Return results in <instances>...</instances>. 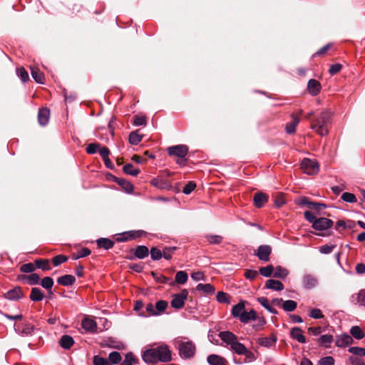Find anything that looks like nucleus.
Returning <instances> with one entry per match:
<instances>
[{"label": "nucleus", "instance_id": "nucleus-3", "mask_svg": "<svg viewBox=\"0 0 365 365\" xmlns=\"http://www.w3.org/2000/svg\"><path fill=\"white\" fill-rule=\"evenodd\" d=\"M175 344L179 355L184 359L192 358L196 352L195 344L186 337H178L175 339Z\"/></svg>", "mask_w": 365, "mask_h": 365}, {"label": "nucleus", "instance_id": "nucleus-34", "mask_svg": "<svg viewBox=\"0 0 365 365\" xmlns=\"http://www.w3.org/2000/svg\"><path fill=\"white\" fill-rule=\"evenodd\" d=\"M125 192L130 193L133 190V185L123 178H115V180Z\"/></svg>", "mask_w": 365, "mask_h": 365}, {"label": "nucleus", "instance_id": "nucleus-22", "mask_svg": "<svg viewBox=\"0 0 365 365\" xmlns=\"http://www.w3.org/2000/svg\"><path fill=\"white\" fill-rule=\"evenodd\" d=\"M265 288L274 291H282L284 289V284L278 280L268 279L265 283Z\"/></svg>", "mask_w": 365, "mask_h": 365}, {"label": "nucleus", "instance_id": "nucleus-17", "mask_svg": "<svg viewBox=\"0 0 365 365\" xmlns=\"http://www.w3.org/2000/svg\"><path fill=\"white\" fill-rule=\"evenodd\" d=\"M333 341H334V336L331 334L321 335L317 339V344L320 346H323L324 348H329Z\"/></svg>", "mask_w": 365, "mask_h": 365}, {"label": "nucleus", "instance_id": "nucleus-24", "mask_svg": "<svg viewBox=\"0 0 365 365\" xmlns=\"http://www.w3.org/2000/svg\"><path fill=\"white\" fill-rule=\"evenodd\" d=\"M245 311V302H240L234 305L232 309V315L234 318L240 319V316Z\"/></svg>", "mask_w": 365, "mask_h": 365}, {"label": "nucleus", "instance_id": "nucleus-52", "mask_svg": "<svg viewBox=\"0 0 365 365\" xmlns=\"http://www.w3.org/2000/svg\"><path fill=\"white\" fill-rule=\"evenodd\" d=\"M216 299L220 303L229 304L230 302L228 294L224 292H218L216 295Z\"/></svg>", "mask_w": 365, "mask_h": 365}, {"label": "nucleus", "instance_id": "nucleus-21", "mask_svg": "<svg viewBox=\"0 0 365 365\" xmlns=\"http://www.w3.org/2000/svg\"><path fill=\"white\" fill-rule=\"evenodd\" d=\"M253 200L255 206L260 208L267 202L268 196L264 193L257 192L254 195Z\"/></svg>", "mask_w": 365, "mask_h": 365}, {"label": "nucleus", "instance_id": "nucleus-42", "mask_svg": "<svg viewBox=\"0 0 365 365\" xmlns=\"http://www.w3.org/2000/svg\"><path fill=\"white\" fill-rule=\"evenodd\" d=\"M289 274V272L285 268L277 266L274 269L273 277L276 278L284 279Z\"/></svg>", "mask_w": 365, "mask_h": 365}, {"label": "nucleus", "instance_id": "nucleus-26", "mask_svg": "<svg viewBox=\"0 0 365 365\" xmlns=\"http://www.w3.org/2000/svg\"><path fill=\"white\" fill-rule=\"evenodd\" d=\"M76 278L71 274H65L58 278L57 282L63 286H70L74 284Z\"/></svg>", "mask_w": 365, "mask_h": 365}, {"label": "nucleus", "instance_id": "nucleus-23", "mask_svg": "<svg viewBox=\"0 0 365 365\" xmlns=\"http://www.w3.org/2000/svg\"><path fill=\"white\" fill-rule=\"evenodd\" d=\"M74 344V339L69 335H63L59 340V345L65 349H69Z\"/></svg>", "mask_w": 365, "mask_h": 365}, {"label": "nucleus", "instance_id": "nucleus-62", "mask_svg": "<svg viewBox=\"0 0 365 365\" xmlns=\"http://www.w3.org/2000/svg\"><path fill=\"white\" fill-rule=\"evenodd\" d=\"M196 187V184L193 181H190L186 185L183 187L182 192L186 195L190 194Z\"/></svg>", "mask_w": 365, "mask_h": 365}, {"label": "nucleus", "instance_id": "nucleus-50", "mask_svg": "<svg viewBox=\"0 0 365 365\" xmlns=\"http://www.w3.org/2000/svg\"><path fill=\"white\" fill-rule=\"evenodd\" d=\"M41 285L48 289V290H50V293L52 294L53 292L51 291V288L53 286V280L51 277H46L44 278H43L41 281Z\"/></svg>", "mask_w": 365, "mask_h": 365}, {"label": "nucleus", "instance_id": "nucleus-48", "mask_svg": "<svg viewBox=\"0 0 365 365\" xmlns=\"http://www.w3.org/2000/svg\"><path fill=\"white\" fill-rule=\"evenodd\" d=\"M274 267L272 265H267L259 268V272L261 275L265 277H269L274 274Z\"/></svg>", "mask_w": 365, "mask_h": 365}, {"label": "nucleus", "instance_id": "nucleus-53", "mask_svg": "<svg viewBox=\"0 0 365 365\" xmlns=\"http://www.w3.org/2000/svg\"><path fill=\"white\" fill-rule=\"evenodd\" d=\"M150 253L153 260H159L163 257V251L155 247L151 248Z\"/></svg>", "mask_w": 365, "mask_h": 365}, {"label": "nucleus", "instance_id": "nucleus-41", "mask_svg": "<svg viewBox=\"0 0 365 365\" xmlns=\"http://www.w3.org/2000/svg\"><path fill=\"white\" fill-rule=\"evenodd\" d=\"M297 307V303L291 299L284 301L282 304V308L285 312H293Z\"/></svg>", "mask_w": 365, "mask_h": 365}, {"label": "nucleus", "instance_id": "nucleus-51", "mask_svg": "<svg viewBox=\"0 0 365 365\" xmlns=\"http://www.w3.org/2000/svg\"><path fill=\"white\" fill-rule=\"evenodd\" d=\"M349 352L356 355V356H365V348L358 347V346H351L348 349Z\"/></svg>", "mask_w": 365, "mask_h": 365}, {"label": "nucleus", "instance_id": "nucleus-60", "mask_svg": "<svg viewBox=\"0 0 365 365\" xmlns=\"http://www.w3.org/2000/svg\"><path fill=\"white\" fill-rule=\"evenodd\" d=\"M36 269V267L32 263L24 264L21 266L20 270L25 273H32Z\"/></svg>", "mask_w": 365, "mask_h": 365}, {"label": "nucleus", "instance_id": "nucleus-28", "mask_svg": "<svg viewBox=\"0 0 365 365\" xmlns=\"http://www.w3.org/2000/svg\"><path fill=\"white\" fill-rule=\"evenodd\" d=\"M134 255L138 259H144L149 255L148 248L144 245H138L135 249Z\"/></svg>", "mask_w": 365, "mask_h": 365}, {"label": "nucleus", "instance_id": "nucleus-13", "mask_svg": "<svg viewBox=\"0 0 365 365\" xmlns=\"http://www.w3.org/2000/svg\"><path fill=\"white\" fill-rule=\"evenodd\" d=\"M150 184L160 190H168L172 187L170 182L168 180L162 178H153L151 180Z\"/></svg>", "mask_w": 365, "mask_h": 365}, {"label": "nucleus", "instance_id": "nucleus-44", "mask_svg": "<svg viewBox=\"0 0 365 365\" xmlns=\"http://www.w3.org/2000/svg\"><path fill=\"white\" fill-rule=\"evenodd\" d=\"M205 239L211 245H219L222 242L223 237L217 235H207Z\"/></svg>", "mask_w": 365, "mask_h": 365}, {"label": "nucleus", "instance_id": "nucleus-12", "mask_svg": "<svg viewBox=\"0 0 365 365\" xmlns=\"http://www.w3.org/2000/svg\"><path fill=\"white\" fill-rule=\"evenodd\" d=\"M146 235V232L144 230H132L129 232H126L123 233V237L118 238V241L124 242L128 241L137 237H140L145 236Z\"/></svg>", "mask_w": 365, "mask_h": 365}, {"label": "nucleus", "instance_id": "nucleus-6", "mask_svg": "<svg viewBox=\"0 0 365 365\" xmlns=\"http://www.w3.org/2000/svg\"><path fill=\"white\" fill-rule=\"evenodd\" d=\"M334 225V222L326 217L317 218L313 223L312 227L318 231L323 232L317 233V235L321 237H327L331 235V232L329 230Z\"/></svg>", "mask_w": 365, "mask_h": 365}, {"label": "nucleus", "instance_id": "nucleus-25", "mask_svg": "<svg viewBox=\"0 0 365 365\" xmlns=\"http://www.w3.org/2000/svg\"><path fill=\"white\" fill-rule=\"evenodd\" d=\"M256 319V312L254 309H251L250 312L245 311L240 316L239 320L244 324H247L250 321L255 320Z\"/></svg>", "mask_w": 365, "mask_h": 365}, {"label": "nucleus", "instance_id": "nucleus-18", "mask_svg": "<svg viewBox=\"0 0 365 365\" xmlns=\"http://www.w3.org/2000/svg\"><path fill=\"white\" fill-rule=\"evenodd\" d=\"M5 297L10 300H18L23 297V293L21 287H16L12 289L9 290L5 294Z\"/></svg>", "mask_w": 365, "mask_h": 365}, {"label": "nucleus", "instance_id": "nucleus-11", "mask_svg": "<svg viewBox=\"0 0 365 365\" xmlns=\"http://www.w3.org/2000/svg\"><path fill=\"white\" fill-rule=\"evenodd\" d=\"M354 340L351 336L344 334L341 335H338L335 340V345L337 347L344 348L349 344L353 343Z\"/></svg>", "mask_w": 365, "mask_h": 365}, {"label": "nucleus", "instance_id": "nucleus-40", "mask_svg": "<svg viewBox=\"0 0 365 365\" xmlns=\"http://www.w3.org/2000/svg\"><path fill=\"white\" fill-rule=\"evenodd\" d=\"M188 279V275L185 271H178L175 277V283H178L179 284H184L187 282Z\"/></svg>", "mask_w": 365, "mask_h": 365}, {"label": "nucleus", "instance_id": "nucleus-43", "mask_svg": "<svg viewBox=\"0 0 365 365\" xmlns=\"http://www.w3.org/2000/svg\"><path fill=\"white\" fill-rule=\"evenodd\" d=\"M123 171L126 174L132 175V176H137L140 173L139 169L135 168L133 165L131 163L125 164L123 166Z\"/></svg>", "mask_w": 365, "mask_h": 365}, {"label": "nucleus", "instance_id": "nucleus-2", "mask_svg": "<svg viewBox=\"0 0 365 365\" xmlns=\"http://www.w3.org/2000/svg\"><path fill=\"white\" fill-rule=\"evenodd\" d=\"M142 358L147 364L166 363L172 360V353L169 346L167 344H163L157 347L145 350L142 354Z\"/></svg>", "mask_w": 365, "mask_h": 365}, {"label": "nucleus", "instance_id": "nucleus-61", "mask_svg": "<svg viewBox=\"0 0 365 365\" xmlns=\"http://www.w3.org/2000/svg\"><path fill=\"white\" fill-rule=\"evenodd\" d=\"M18 76L21 78L23 82H26L29 80V74L24 68H19L16 69Z\"/></svg>", "mask_w": 365, "mask_h": 365}, {"label": "nucleus", "instance_id": "nucleus-7", "mask_svg": "<svg viewBox=\"0 0 365 365\" xmlns=\"http://www.w3.org/2000/svg\"><path fill=\"white\" fill-rule=\"evenodd\" d=\"M188 296V291L186 289H182L180 293L174 294L170 302L172 307L180 309L185 305V302Z\"/></svg>", "mask_w": 365, "mask_h": 365}, {"label": "nucleus", "instance_id": "nucleus-55", "mask_svg": "<svg viewBox=\"0 0 365 365\" xmlns=\"http://www.w3.org/2000/svg\"><path fill=\"white\" fill-rule=\"evenodd\" d=\"M176 247H166L163 250V257L165 259H170L174 252L176 250Z\"/></svg>", "mask_w": 365, "mask_h": 365}, {"label": "nucleus", "instance_id": "nucleus-29", "mask_svg": "<svg viewBox=\"0 0 365 365\" xmlns=\"http://www.w3.org/2000/svg\"><path fill=\"white\" fill-rule=\"evenodd\" d=\"M292 120L290 123H288L286 125V132L288 134H293L294 133L296 130V127L299 123V118L294 115V114L292 115Z\"/></svg>", "mask_w": 365, "mask_h": 365}, {"label": "nucleus", "instance_id": "nucleus-5", "mask_svg": "<svg viewBox=\"0 0 365 365\" xmlns=\"http://www.w3.org/2000/svg\"><path fill=\"white\" fill-rule=\"evenodd\" d=\"M188 147L186 145L182 144L170 146L167 148L169 155L178 158L176 163L181 166L186 165L187 159L185 157L188 153Z\"/></svg>", "mask_w": 365, "mask_h": 365}, {"label": "nucleus", "instance_id": "nucleus-46", "mask_svg": "<svg viewBox=\"0 0 365 365\" xmlns=\"http://www.w3.org/2000/svg\"><path fill=\"white\" fill-rule=\"evenodd\" d=\"M122 359L121 355L118 351H112L108 355V361L110 364H118Z\"/></svg>", "mask_w": 365, "mask_h": 365}, {"label": "nucleus", "instance_id": "nucleus-54", "mask_svg": "<svg viewBox=\"0 0 365 365\" xmlns=\"http://www.w3.org/2000/svg\"><path fill=\"white\" fill-rule=\"evenodd\" d=\"M309 317H310L311 318H313L314 319H321L324 317L321 309H317V308L312 309L309 311Z\"/></svg>", "mask_w": 365, "mask_h": 365}, {"label": "nucleus", "instance_id": "nucleus-31", "mask_svg": "<svg viewBox=\"0 0 365 365\" xmlns=\"http://www.w3.org/2000/svg\"><path fill=\"white\" fill-rule=\"evenodd\" d=\"M196 289L207 294H212L215 291V287L212 284L202 283L197 285Z\"/></svg>", "mask_w": 365, "mask_h": 365}, {"label": "nucleus", "instance_id": "nucleus-4", "mask_svg": "<svg viewBox=\"0 0 365 365\" xmlns=\"http://www.w3.org/2000/svg\"><path fill=\"white\" fill-rule=\"evenodd\" d=\"M331 113L329 110L322 112L312 122L311 128L321 136L329 133L328 125L331 123Z\"/></svg>", "mask_w": 365, "mask_h": 365}, {"label": "nucleus", "instance_id": "nucleus-47", "mask_svg": "<svg viewBox=\"0 0 365 365\" xmlns=\"http://www.w3.org/2000/svg\"><path fill=\"white\" fill-rule=\"evenodd\" d=\"M142 138L138 131H133L129 135V143L131 145H138L142 140Z\"/></svg>", "mask_w": 365, "mask_h": 365}, {"label": "nucleus", "instance_id": "nucleus-16", "mask_svg": "<svg viewBox=\"0 0 365 365\" xmlns=\"http://www.w3.org/2000/svg\"><path fill=\"white\" fill-rule=\"evenodd\" d=\"M50 116V110L46 108L39 109L38 113V120L41 125H46L48 124Z\"/></svg>", "mask_w": 365, "mask_h": 365}, {"label": "nucleus", "instance_id": "nucleus-30", "mask_svg": "<svg viewBox=\"0 0 365 365\" xmlns=\"http://www.w3.org/2000/svg\"><path fill=\"white\" fill-rule=\"evenodd\" d=\"M34 327L31 324H25L22 329H20L19 327H15L16 331L21 334L22 336H29L31 335L34 332Z\"/></svg>", "mask_w": 365, "mask_h": 365}, {"label": "nucleus", "instance_id": "nucleus-39", "mask_svg": "<svg viewBox=\"0 0 365 365\" xmlns=\"http://www.w3.org/2000/svg\"><path fill=\"white\" fill-rule=\"evenodd\" d=\"M349 331L351 335L356 339H361L365 336L364 331L359 326H353Z\"/></svg>", "mask_w": 365, "mask_h": 365}, {"label": "nucleus", "instance_id": "nucleus-27", "mask_svg": "<svg viewBox=\"0 0 365 365\" xmlns=\"http://www.w3.org/2000/svg\"><path fill=\"white\" fill-rule=\"evenodd\" d=\"M81 326L87 331H94L96 329V322L89 318H85L82 320Z\"/></svg>", "mask_w": 365, "mask_h": 365}, {"label": "nucleus", "instance_id": "nucleus-8", "mask_svg": "<svg viewBox=\"0 0 365 365\" xmlns=\"http://www.w3.org/2000/svg\"><path fill=\"white\" fill-rule=\"evenodd\" d=\"M302 169L308 175H314L318 173L319 166L315 160L304 158L301 163Z\"/></svg>", "mask_w": 365, "mask_h": 365}, {"label": "nucleus", "instance_id": "nucleus-37", "mask_svg": "<svg viewBox=\"0 0 365 365\" xmlns=\"http://www.w3.org/2000/svg\"><path fill=\"white\" fill-rule=\"evenodd\" d=\"M152 275L155 282L158 283L170 284V285H174V282L173 281L171 280L170 278L166 277L160 273L153 272Z\"/></svg>", "mask_w": 365, "mask_h": 365}, {"label": "nucleus", "instance_id": "nucleus-63", "mask_svg": "<svg viewBox=\"0 0 365 365\" xmlns=\"http://www.w3.org/2000/svg\"><path fill=\"white\" fill-rule=\"evenodd\" d=\"M317 365H334V359L332 356H325L319 361Z\"/></svg>", "mask_w": 365, "mask_h": 365}, {"label": "nucleus", "instance_id": "nucleus-14", "mask_svg": "<svg viewBox=\"0 0 365 365\" xmlns=\"http://www.w3.org/2000/svg\"><path fill=\"white\" fill-rule=\"evenodd\" d=\"M19 279L24 283L30 285L38 284L40 282V276L36 273H31L29 275H21Z\"/></svg>", "mask_w": 365, "mask_h": 365}, {"label": "nucleus", "instance_id": "nucleus-45", "mask_svg": "<svg viewBox=\"0 0 365 365\" xmlns=\"http://www.w3.org/2000/svg\"><path fill=\"white\" fill-rule=\"evenodd\" d=\"M168 303L165 300H158L155 305L158 316L162 314L168 307Z\"/></svg>", "mask_w": 365, "mask_h": 365}, {"label": "nucleus", "instance_id": "nucleus-58", "mask_svg": "<svg viewBox=\"0 0 365 365\" xmlns=\"http://www.w3.org/2000/svg\"><path fill=\"white\" fill-rule=\"evenodd\" d=\"M94 365H110L109 361L103 357L96 355L93 358Z\"/></svg>", "mask_w": 365, "mask_h": 365}, {"label": "nucleus", "instance_id": "nucleus-32", "mask_svg": "<svg viewBox=\"0 0 365 365\" xmlns=\"http://www.w3.org/2000/svg\"><path fill=\"white\" fill-rule=\"evenodd\" d=\"M145 310L142 311L139 313L140 316L147 317L150 316H158V313L155 311V307L152 303H148L145 305Z\"/></svg>", "mask_w": 365, "mask_h": 365}, {"label": "nucleus", "instance_id": "nucleus-36", "mask_svg": "<svg viewBox=\"0 0 365 365\" xmlns=\"http://www.w3.org/2000/svg\"><path fill=\"white\" fill-rule=\"evenodd\" d=\"M96 242L98 247L106 250L111 249L114 245V242L108 238H100Z\"/></svg>", "mask_w": 365, "mask_h": 365}, {"label": "nucleus", "instance_id": "nucleus-56", "mask_svg": "<svg viewBox=\"0 0 365 365\" xmlns=\"http://www.w3.org/2000/svg\"><path fill=\"white\" fill-rule=\"evenodd\" d=\"M67 260L68 257L63 255H58L53 257L52 262L55 267H57L61 264L66 262Z\"/></svg>", "mask_w": 365, "mask_h": 365}, {"label": "nucleus", "instance_id": "nucleus-64", "mask_svg": "<svg viewBox=\"0 0 365 365\" xmlns=\"http://www.w3.org/2000/svg\"><path fill=\"white\" fill-rule=\"evenodd\" d=\"M357 303L365 306V289H361L356 296Z\"/></svg>", "mask_w": 365, "mask_h": 365}, {"label": "nucleus", "instance_id": "nucleus-57", "mask_svg": "<svg viewBox=\"0 0 365 365\" xmlns=\"http://www.w3.org/2000/svg\"><path fill=\"white\" fill-rule=\"evenodd\" d=\"M147 120L145 115H135L133 117V124L135 126L145 125Z\"/></svg>", "mask_w": 365, "mask_h": 365}, {"label": "nucleus", "instance_id": "nucleus-15", "mask_svg": "<svg viewBox=\"0 0 365 365\" xmlns=\"http://www.w3.org/2000/svg\"><path fill=\"white\" fill-rule=\"evenodd\" d=\"M290 336L299 343L305 344L307 342L306 337L304 336L303 331L300 327H293L291 329Z\"/></svg>", "mask_w": 365, "mask_h": 365}, {"label": "nucleus", "instance_id": "nucleus-20", "mask_svg": "<svg viewBox=\"0 0 365 365\" xmlns=\"http://www.w3.org/2000/svg\"><path fill=\"white\" fill-rule=\"evenodd\" d=\"M307 88L309 93L312 96H317L320 92L321 84L318 81L315 79H311L308 82Z\"/></svg>", "mask_w": 365, "mask_h": 365}, {"label": "nucleus", "instance_id": "nucleus-1", "mask_svg": "<svg viewBox=\"0 0 365 365\" xmlns=\"http://www.w3.org/2000/svg\"><path fill=\"white\" fill-rule=\"evenodd\" d=\"M219 337L221 340L230 346V349L238 355L245 356V362H252L256 359L255 354L237 340V336L229 331H220Z\"/></svg>", "mask_w": 365, "mask_h": 365}, {"label": "nucleus", "instance_id": "nucleus-59", "mask_svg": "<svg viewBox=\"0 0 365 365\" xmlns=\"http://www.w3.org/2000/svg\"><path fill=\"white\" fill-rule=\"evenodd\" d=\"M341 199L344 202L350 203L356 202L357 200L356 196L351 192H344L341 195Z\"/></svg>", "mask_w": 365, "mask_h": 365}, {"label": "nucleus", "instance_id": "nucleus-33", "mask_svg": "<svg viewBox=\"0 0 365 365\" xmlns=\"http://www.w3.org/2000/svg\"><path fill=\"white\" fill-rule=\"evenodd\" d=\"M277 338L274 336L272 337H262L258 339V344L260 346L269 348L275 344Z\"/></svg>", "mask_w": 365, "mask_h": 365}, {"label": "nucleus", "instance_id": "nucleus-9", "mask_svg": "<svg viewBox=\"0 0 365 365\" xmlns=\"http://www.w3.org/2000/svg\"><path fill=\"white\" fill-rule=\"evenodd\" d=\"M272 253V247L268 245H262L258 247L255 255L262 261H269V256Z\"/></svg>", "mask_w": 365, "mask_h": 365}, {"label": "nucleus", "instance_id": "nucleus-35", "mask_svg": "<svg viewBox=\"0 0 365 365\" xmlns=\"http://www.w3.org/2000/svg\"><path fill=\"white\" fill-rule=\"evenodd\" d=\"M43 293L38 287H33L31 289L30 299L33 302H40L43 299Z\"/></svg>", "mask_w": 365, "mask_h": 365}, {"label": "nucleus", "instance_id": "nucleus-19", "mask_svg": "<svg viewBox=\"0 0 365 365\" xmlns=\"http://www.w3.org/2000/svg\"><path fill=\"white\" fill-rule=\"evenodd\" d=\"M207 363L210 365H227V360L217 354H210L207 358Z\"/></svg>", "mask_w": 365, "mask_h": 365}, {"label": "nucleus", "instance_id": "nucleus-10", "mask_svg": "<svg viewBox=\"0 0 365 365\" xmlns=\"http://www.w3.org/2000/svg\"><path fill=\"white\" fill-rule=\"evenodd\" d=\"M302 284L304 288L311 289L318 284V279L313 274H307L302 277Z\"/></svg>", "mask_w": 365, "mask_h": 365}, {"label": "nucleus", "instance_id": "nucleus-49", "mask_svg": "<svg viewBox=\"0 0 365 365\" xmlns=\"http://www.w3.org/2000/svg\"><path fill=\"white\" fill-rule=\"evenodd\" d=\"M35 264L37 268L42 270H50L51 269L48 259H38L35 261Z\"/></svg>", "mask_w": 365, "mask_h": 365}, {"label": "nucleus", "instance_id": "nucleus-38", "mask_svg": "<svg viewBox=\"0 0 365 365\" xmlns=\"http://www.w3.org/2000/svg\"><path fill=\"white\" fill-rule=\"evenodd\" d=\"M31 73L32 78L34 81L38 83L43 84L44 83V76L42 72H41L38 68H31Z\"/></svg>", "mask_w": 365, "mask_h": 365}]
</instances>
